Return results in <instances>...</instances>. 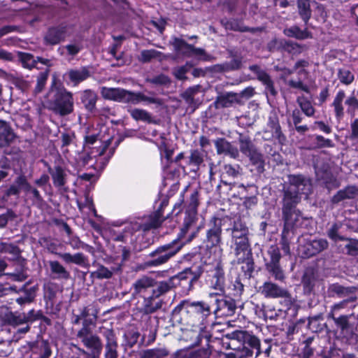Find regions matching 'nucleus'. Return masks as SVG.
I'll return each mask as SVG.
<instances>
[{
  "label": "nucleus",
  "instance_id": "30",
  "mask_svg": "<svg viewBox=\"0 0 358 358\" xmlns=\"http://www.w3.org/2000/svg\"><path fill=\"white\" fill-rule=\"evenodd\" d=\"M48 75L49 69H46L44 71H41L39 73L36 80V85L34 89L35 93L38 94L43 91L46 85V82L48 78Z\"/></svg>",
  "mask_w": 358,
  "mask_h": 358
},
{
  "label": "nucleus",
  "instance_id": "5",
  "mask_svg": "<svg viewBox=\"0 0 358 358\" xmlns=\"http://www.w3.org/2000/svg\"><path fill=\"white\" fill-rule=\"evenodd\" d=\"M289 181L292 184L289 191L285 194V206L298 203L300 199L299 196L300 192L305 193L304 187L309 185L308 181L304 180L301 176H292L289 177Z\"/></svg>",
  "mask_w": 358,
  "mask_h": 358
},
{
  "label": "nucleus",
  "instance_id": "33",
  "mask_svg": "<svg viewBox=\"0 0 358 358\" xmlns=\"http://www.w3.org/2000/svg\"><path fill=\"white\" fill-rule=\"evenodd\" d=\"M17 217L11 208H8L5 213L0 215V229L4 228L9 221L14 220Z\"/></svg>",
  "mask_w": 358,
  "mask_h": 358
},
{
  "label": "nucleus",
  "instance_id": "14",
  "mask_svg": "<svg viewBox=\"0 0 358 358\" xmlns=\"http://www.w3.org/2000/svg\"><path fill=\"white\" fill-rule=\"evenodd\" d=\"M66 29L63 27H50L44 36L45 44L57 45L65 38Z\"/></svg>",
  "mask_w": 358,
  "mask_h": 358
},
{
  "label": "nucleus",
  "instance_id": "28",
  "mask_svg": "<svg viewBox=\"0 0 358 358\" xmlns=\"http://www.w3.org/2000/svg\"><path fill=\"white\" fill-rule=\"evenodd\" d=\"M297 102L301 110L308 117L313 116V115L315 114V108H313L310 101H308L304 97H299L297 99Z\"/></svg>",
  "mask_w": 358,
  "mask_h": 358
},
{
  "label": "nucleus",
  "instance_id": "57",
  "mask_svg": "<svg viewBox=\"0 0 358 358\" xmlns=\"http://www.w3.org/2000/svg\"><path fill=\"white\" fill-rule=\"evenodd\" d=\"M29 192H31L32 194L33 199L36 201L41 203L43 201L42 196L41 195L39 191L36 188L32 187L31 186V188L29 189Z\"/></svg>",
  "mask_w": 358,
  "mask_h": 358
},
{
  "label": "nucleus",
  "instance_id": "52",
  "mask_svg": "<svg viewBox=\"0 0 358 358\" xmlns=\"http://www.w3.org/2000/svg\"><path fill=\"white\" fill-rule=\"evenodd\" d=\"M50 181V176L46 174L43 173L41 176V177L38 179H36L34 181V183L39 187H45Z\"/></svg>",
  "mask_w": 358,
  "mask_h": 358
},
{
  "label": "nucleus",
  "instance_id": "6",
  "mask_svg": "<svg viewBox=\"0 0 358 358\" xmlns=\"http://www.w3.org/2000/svg\"><path fill=\"white\" fill-rule=\"evenodd\" d=\"M17 138V134L10 122L0 120V149L5 155H11L8 149L13 144Z\"/></svg>",
  "mask_w": 358,
  "mask_h": 358
},
{
  "label": "nucleus",
  "instance_id": "55",
  "mask_svg": "<svg viewBox=\"0 0 358 358\" xmlns=\"http://www.w3.org/2000/svg\"><path fill=\"white\" fill-rule=\"evenodd\" d=\"M17 30L18 27L15 25H5L0 28V31L3 36L9 33L14 32Z\"/></svg>",
  "mask_w": 358,
  "mask_h": 358
},
{
  "label": "nucleus",
  "instance_id": "38",
  "mask_svg": "<svg viewBox=\"0 0 358 358\" xmlns=\"http://www.w3.org/2000/svg\"><path fill=\"white\" fill-rule=\"evenodd\" d=\"M268 252L271 257V261L269 263H279L281 256L279 249L276 245L271 246Z\"/></svg>",
  "mask_w": 358,
  "mask_h": 358
},
{
  "label": "nucleus",
  "instance_id": "35",
  "mask_svg": "<svg viewBox=\"0 0 358 358\" xmlns=\"http://www.w3.org/2000/svg\"><path fill=\"white\" fill-rule=\"evenodd\" d=\"M268 271L274 275L277 280H282L284 278L283 272L279 266V263H268L266 265Z\"/></svg>",
  "mask_w": 358,
  "mask_h": 358
},
{
  "label": "nucleus",
  "instance_id": "51",
  "mask_svg": "<svg viewBox=\"0 0 358 358\" xmlns=\"http://www.w3.org/2000/svg\"><path fill=\"white\" fill-rule=\"evenodd\" d=\"M75 137V135L73 133L69 134V133H62L61 136V141H62V147H66L69 146L73 141V138Z\"/></svg>",
  "mask_w": 358,
  "mask_h": 358
},
{
  "label": "nucleus",
  "instance_id": "36",
  "mask_svg": "<svg viewBox=\"0 0 358 358\" xmlns=\"http://www.w3.org/2000/svg\"><path fill=\"white\" fill-rule=\"evenodd\" d=\"M111 275V271L103 266H101L97 271L91 273V277L98 278H108Z\"/></svg>",
  "mask_w": 358,
  "mask_h": 358
},
{
  "label": "nucleus",
  "instance_id": "40",
  "mask_svg": "<svg viewBox=\"0 0 358 358\" xmlns=\"http://www.w3.org/2000/svg\"><path fill=\"white\" fill-rule=\"evenodd\" d=\"M339 78L342 83L348 85L353 81L354 75L348 70H341Z\"/></svg>",
  "mask_w": 358,
  "mask_h": 358
},
{
  "label": "nucleus",
  "instance_id": "62",
  "mask_svg": "<svg viewBox=\"0 0 358 358\" xmlns=\"http://www.w3.org/2000/svg\"><path fill=\"white\" fill-rule=\"evenodd\" d=\"M186 72L185 67H180L175 70L174 74L177 78L182 80L185 78Z\"/></svg>",
  "mask_w": 358,
  "mask_h": 358
},
{
  "label": "nucleus",
  "instance_id": "44",
  "mask_svg": "<svg viewBox=\"0 0 358 358\" xmlns=\"http://www.w3.org/2000/svg\"><path fill=\"white\" fill-rule=\"evenodd\" d=\"M203 162L202 155L198 150L192 152L189 157V163L196 166L200 165Z\"/></svg>",
  "mask_w": 358,
  "mask_h": 358
},
{
  "label": "nucleus",
  "instance_id": "42",
  "mask_svg": "<svg viewBox=\"0 0 358 358\" xmlns=\"http://www.w3.org/2000/svg\"><path fill=\"white\" fill-rule=\"evenodd\" d=\"M41 348L43 349V353L40 355L39 358H50L52 352L48 340L42 341Z\"/></svg>",
  "mask_w": 358,
  "mask_h": 358
},
{
  "label": "nucleus",
  "instance_id": "45",
  "mask_svg": "<svg viewBox=\"0 0 358 358\" xmlns=\"http://www.w3.org/2000/svg\"><path fill=\"white\" fill-rule=\"evenodd\" d=\"M345 103L348 105V112L353 115L354 111L358 108V100L355 96L349 97Z\"/></svg>",
  "mask_w": 358,
  "mask_h": 358
},
{
  "label": "nucleus",
  "instance_id": "56",
  "mask_svg": "<svg viewBox=\"0 0 358 358\" xmlns=\"http://www.w3.org/2000/svg\"><path fill=\"white\" fill-rule=\"evenodd\" d=\"M210 354L206 349H199L192 355V358H208Z\"/></svg>",
  "mask_w": 358,
  "mask_h": 358
},
{
  "label": "nucleus",
  "instance_id": "25",
  "mask_svg": "<svg viewBox=\"0 0 358 358\" xmlns=\"http://www.w3.org/2000/svg\"><path fill=\"white\" fill-rule=\"evenodd\" d=\"M248 229L241 222H236L232 229L233 241L240 240L242 238H248Z\"/></svg>",
  "mask_w": 358,
  "mask_h": 358
},
{
  "label": "nucleus",
  "instance_id": "19",
  "mask_svg": "<svg viewBox=\"0 0 358 358\" xmlns=\"http://www.w3.org/2000/svg\"><path fill=\"white\" fill-rule=\"evenodd\" d=\"M61 257L67 264L73 263L79 266H83L87 262V258L80 252L74 255L66 252L62 254Z\"/></svg>",
  "mask_w": 358,
  "mask_h": 358
},
{
  "label": "nucleus",
  "instance_id": "24",
  "mask_svg": "<svg viewBox=\"0 0 358 358\" xmlns=\"http://www.w3.org/2000/svg\"><path fill=\"white\" fill-rule=\"evenodd\" d=\"M0 252L12 255L15 259L21 258L22 251L20 248L14 243H2L1 244Z\"/></svg>",
  "mask_w": 358,
  "mask_h": 358
},
{
  "label": "nucleus",
  "instance_id": "16",
  "mask_svg": "<svg viewBox=\"0 0 358 358\" xmlns=\"http://www.w3.org/2000/svg\"><path fill=\"white\" fill-rule=\"evenodd\" d=\"M210 286L217 291L216 294H222L224 292V276L223 269L217 266L213 271H212Z\"/></svg>",
  "mask_w": 358,
  "mask_h": 358
},
{
  "label": "nucleus",
  "instance_id": "26",
  "mask_svg": "<svg viewBox=\"0 0 358 358\" xmlns=\"http://www.w3.org/2000/svg\"><path fill=\"white\" fill-rule=\"evenodd\" d=\"M284 33L287 36L294 37L297 39H305L310 37V34L306 30H301L297 27L285 29Z\"/></svg>",
  "mask_w": 358,
  "mask_h": 358
},
{
  "label": "nucleus",
  "instance_id": "10",
  "mask_svg": "<svg viewBox=\"0 0 358 358\" xmlns=\"http://www.w3.org/2000/svg\"><path fill=\"white\" fill-rule=\"evenodd\" d=\"M87 313V308H85L80 315H75L73 320V323L75 324H79L83 317H86ZM90 320L85 318L83 320V327L78 332V337L82 339V341L85 347L90 348Z\"/></svg>",
  "mask_w": 358,
  "mask_h": 358
},
{
  "label": "nucleus",
  "instance_id": "17",
  "mask_svg": "<svg viewBox=\"0 0 358 358\" xmlns=\"http://www.w3.org/2000/svg\"><path fill=\"white\" fill-rule=\"evenodd\" d=\"M215 147L218 154L229 155L234 158L236 157L238 155L237 148L223 138L215 141Z\"/></svg>",
  "mask_w": 358,
  "mask_h": 358
},
{
  "label": "nucleus",
  "instance_id": "29",
  "mask_svg": "<svg viewBox=\"0 0 358 358\" xmlns=\"http://www.w3.org/2000/svg\"><path fill=\"white\" fill-rule=\"evenodd\" d=\"M50 266L52 273L57 274L59 277L63 278H69V272L58 261L50 262Z\"/></svg>",
  "mask_w": 358,
  "mask_h": 358
},
{
  "label": "nucleus",
  "instance_id": "49",
  "mask_svg": "<svg viewBox=\"0 0 358 358\" xmlns=\"http://www.w3.org/2000/svg\"><path fill=\"white\" fill-rule=\"evenodd\" d=\"M10 279L13 281L22 282L27 278L28 275L26 271L22 270L20 272L10 273Z\"/></svg>",
  "mask_w": 358,
  "mask_h": 358
},
{
  "label": "nucleus",
  "instance_id": "23",
  "mask_svg": "<svg viewBox=\"0 0 358 358\" xmlns=\"http://www.w3.org/2000/svg\"><path fill=\"white\" fill-rule=\"evenodd\" d=\"M221 227L217 225H215L213 228L208 230L207 233L208 243L211 246H217L220 244L221 238Z\"/></svg>",
  "mask_w": 358,
  "mask_h": 358
},
{
  "label": "nucleus",
  "instance_id": "21",
  "mask_svg": "<svg viewBox=\"0 0 358 358\" xmlns=\"http://www.w3.org/2000/svg\"><path fill=\"white\" fill-rule=\"evenodd\" d=\"M236 248L235 252L237 257L241 256L240 259H244L246 254L249 252V243L248 238H242L240 240L234 241Z\"/></svg>",
  "mask_w": 358,
  "mask_h": 358
},
{
  "label": "nucleus",
  "instance_id": "47",
  "mask_svg": "<svg viewBox=\"0 0 358 358\" xmlns=\"http://www.w3.org/2000/svg\"><path fill=\"white\" fill-rule=\"evenodd\" d=\"M245 342L252 348L257 349V353H259L260 342L259 340L256 336H248L245 338Z\"/></svg>",
  "mask_w": 358,
  "mask_h": 358
},
{
  "label": "nucleus",
  "instance_id": "13",
  "mask_svg": "<svg viewBox=\"0 0 358 358\" xmlns=\"http://www.w3.org/2000/svg\"><path fill=\"white\" fill-rule=\"evenodd\" d=\"M181 248V245L176 246L175 244L173 245H166L159 249L157 251V257L152 261V264L157 266L167 262L171 257L175 255Z\"/></svg>",
  "mask_w": 358,
  "mask_h": 358
},
{
  "label": "nucleus",
  "instance_id": "63",
  "mask_svg": "<svg viewBox=\"0 0 358 358\" xmlns=\"http://www.w3.org/2000/svg\"><path fill=\"white\" fill-rule=\"evenodd\" d=\"M352 136L358 138V119L354 120L351 124Z\"/></svg>",
  "mask_w": 358,
  "mask_h": 358
},
{
  "label": "nucleus",
  "instance_id": "11",
  "mask_svg": "<svg viewBox=\"0 0 358 358\" xmlns=\"http://www.w3.org/2000/svg\"><path fill=\"white\" fill-rule=\"evenodd\" d=\"M327 246L328 243L324 239L314 240L306 243L301 247V250H303L301 253L303 257H310L324 250Z\"/></svg>",
  "mask_w": 358,
  "mask_h": 358
},
{
  "label": "nucleus",
  "instance_id": "8",
  "mask_svg": "<svg viewBox=\"0 0 358 358\" xmlns=\"http://www.w3.org/2000/svg\"><path fill=\"white\" fill-rule=\"evenodd\" d=\"M111 141L112 138L110 137L108 138L103 141L100 148L93 147L91 148V154H93L94 157L99 156V158L96 159V166L94 167V169L96 170V174L93 175L91 173V182L99 178L101 171L104 168L108 162V159L106 157H102V156L105 155L108 147L111 144Z\"/></svg>",
  "mask_w": 358,
  "mask_h": 358
},
{
  "label": "nucleus",
  "instance_id": "53",
  "mask_svg": "<svg viewBox=\"0 0 358 358\" xmlns=\"http://www.w3.org/2000/svg\"><path fill=\"white\" fill-rule=\"evenodd\" d=\"M13 85L15 87L20 90L22 92H24L28 88V83L22 78H15L13 82Z\"/></svg>",
  "mask_w": 358,
  "mask_h": 358
},
{
  "label": "nucleus",
  "instance_id": "54",
  "mask_svg": "<svg viewBox=\"0 0 358 358\" xmlns=\"http://www.w3.org/2000/svg\"><path fill=\"white\" fill-rule=\"evenodd\" d=\"M338 230V227L336 224L334 225L329 231V234H328L329 237L335 241H337L339 240L340 241L344 240L345 238L343 237L340 236L337 234Z\"/></svg>",
  "mask_w": 358,
  "mask_h": 358
},
{
  "label": "nucleus",
  "instance_id": "31",
  "mask_svg": "<svg viewBox=\"0 0 358 358\" xmlns=\"http://www.w3.org/2000/svg\"><path fill=\"white\" fill-rule=\"evenodd\" d=\"M20 58L24 67L27 68L29 69H31L36 67V60L34 59V56L31 54L22 52L20 53Z\"/></svg>",
  "mask_w": 358,
  "mask_h": 358
},
{
  "label": "nucleus",
  "instance_id": "18",
  "mask_svg": "<svg viewBox=\"0 0 358 358\" xmlns=\"http://www.w3.org/2000/svg\"><path fill=\"white\" fill-rule=\"evenodd\" d=\"M67 75L71 82L76 85L86 80L90 76V71L84 67L81 69H71Z\"/></svg>",
  "mask_w": 358,
  "mask_h": 358
},
{
  "label": "nucleus",
  "instance_id": "12",
  "mask_svg": "<svg viewBox=\"0 0 358 358\" xmlns=\"http://www.w3.org/2000/svg\"><path fill=\"white\" fill-rule=\"evenodd\" d=\"M261 293L266 298H285L288 296L286 289L271 282H266L260 287Z\"/></svg>",
  "mask_w": 358,
  "mask_h": 358
},
{
  "label": "nucleus",
  "instance_id": "46",
  "mask_svg": "<svg viewBox=\"0 0 358 358\" xmlns=\"http://www.w3.org/2000/svg\"><path fill=\"white\" fill-rule=\"evenodd\" d=\"M159 52L155 50H144L141 52V60L143 62H148L153 58H157L158 57Z\"/></svg>",
  "mask_w": 358,
  "mask_h": 358
},
{
  "label": "nucleus",
  "instance_id": "9",
  "mask_svg": "<svg viewBox=\"0 0 358 358\" xmlns=\"http://www.w3.org/2000/svg\"><path fill=\"white\" fill-rule=\"evenodd\" d=\"M31 185L28 182L27 177L21 174L17 176L12 185L6 191V195L8 196L19 195L21 190L24 192H29Z\"/></svg>",
  "mask_w": 358,
  "mask_h": 358
},
{
  "label": "nucleus",
  "instance_id": "50",
  "mask_svg": "<svg viewBox=\"0 0 358 358\" xmlns=\"http://www.w3.org/2000/svg\"><path fill=\"white\" fill-rule=\"evenodd\" d=\"M106 358H117L116 344L114 343H109L106 346Z\"/></svg>",
  "mask_w": 358,
  "mask_h": 358
},
{
  "label": "nucleus",
  "instance_id": "20",
  "mask_svg": "<svg viewBox=\"0 0 358 358\" xmlns=\"http://www.w3.org/2000/svg\"><path fill=\"white\" fill-rule=\"evenodd\" d=\"M358 195V188L355 186H350L343 190L339 191L334 196V201L338 202L345 199H353Z\"/></svg>",
  "mask_w": 358,
  "mask_h": 358
},
{
  "label": "nucleus",
  "instance_id": "15",
  "mask_svg": "<svg viewBox=\"0 0 358 358\" xmlns=\"http://www.w3.org/2000/svg\"><path fill=\"white\" fill-rule=\"evenodd\" d=\"M308 66V62L305 60L298 61L294 66L293 70H292L289 73H296L299 76V81H290V85L301 88L303 90H306V88L303 87L301 80H305L308 76V71H306V68Z\"/></svg>",
  "mask_w": 358,
  "mask_h": 358
},
{
  "label": "nucleus",
  "instance_id": "34",
  "mask_svg": "<svg viewBox=\"0 0 358 358\" xmlns=\"http://www.w3.org/2000/svg\"><path fill=\"white\" fill-rule=\"evenodd\" d=\"M152 283L151 278L143 277L134 284V287L136 292H140L142 289L152 286Z\"/></svg>",
  "mask_w": 358,
  "mask_h": 358
},
{
  "label": "nucleus",
  "instance_id": "7",
  "mask_svg": "<svg viewBox=\"0 0 358 358\" xmlns=\"http://www.w3.org/2000/svg\"><path fill=\"white\" fill-rule=\"evenodd\" d=\"M42 162L48 172L51 176L52 184L55 187L61 188L67 183V173L64 166L62 163L55 162V165L52 166L45 160Z\"/></svg>",
  "mask_w": 358,
  "mask_h": 358
},
{
  "label": "nucleus",
  "instance_id": "22",
  "mask_svg": "<svg viewBox=\"0 0 358 358\" xmlns=\"http://www.w3.org/2000/svg\"><path fill=\"white\" fill-rule=\"evenodd\" d=\"M174 46L177 50L182 53H190L193 55H200L203 52L202 50H197L192 46L188 45L187 43L180 39H175Z\"/></svg>",
  "mask_w": 358,
  "mask_h": 358
},
{
  "label": "nucleus",
  "instance_id": "39",
  "mask_svg": "<svg viewBox=\"0 0 358 358\" xmlns=\"http://www.w3.org/2000/svg\"><path fill=\"white\" fill-rule=\"evenodd\" d=\"M252 144L250 141L245 137H241L240 138V148L241 150L245 155H251Z\"/></svg>",
  "mask_w": 358,
  "mask_h": 358
},
{
  "label": "nucleus",
  "instance_id": "2",
  "mask_svg": "<svg viewBox=\"0 0 358 358\" xmlns=\"http://www.w3.org/2000/svg\"><path fill=\"white\" fill-rule=\"evenodd\" d=\"M42 310H29L27 313L12 311L8 309L3 315H0V329L1 331L8 330V327H17L24 324H32L40 320Z\"/></svg>",
  "mask_w": 358,
  "mask_h": 358
},
{
  "label": "nucleus",
  "instance_id": "64",
  "mask_svg": "<svg viewBox=\"0 0 358 358\" xmlns=\"http://www.w3.org/2000/svg\"><path fill=\"white\" fill-rule=\"evenodd\" d=\"M251 160L254 164H259V166L262 165V156L258 153H253L250 157Z\"/></svg>",
  "mask_w": 358,
  "mask_h": 358
},
{
  "label": "nucleus",
  "instance_id": "4",
  "mask_svg": "<svg viewBox=\"0 0 358 358\" xmlns=\"http://www.w3.org/2000/svg\"><path fill=\"white\" fill-rule=\"evenodd\" d=\"M10 290L19 294L15 301L20 307H24L34 302L38 291V285H33L31 280L26 282L19 288L17 286H10Z\"/></svg>",
  "mask_w": 358,
  "mask_h": 358
},
{
  "label": "nucleus",
  "instance_id": "41",
  "mask_svg": "<svg viewBox=\"0 0 358 358\" xmlns=\"http://www.w3.org/2000/svg\"><path fill=\"white\" fill-rule=\"evenodd\" d=\"M90 162V152H87L84 154L79 155V157L76 159V166L79 168L78 171L79 172L80 170L85 167L88 162Z\"/></svg>",
  "mask_w": 358,
  "mask_h": 358
},
{
  "label": "nucleus",
  "instance_id": "58",
  "mask_svg": "<svg viewBox=\"0 0 358 358\" xmlns=\"http://www.w3.org/2000/svg\"><path fill=\"white\" fill-rule=\"evenodd\" d=\"M0 168L4 169L3 171L10 169V162L6 156H2L0 159Z\"/></svg>",
  "mask_w": 358,
  "mask_h": 358
},
{
  "label": "nucleus",
  "instance_id": "37",
  "mask_svg": "<svg viewBox=\"0 0 358 358\" xmlns=\"http://www.w3.org/2000/svg\"><path fill=\"white\" fill-rule=\"evenodd\" d=\"M130 113L131 117L136 120H148L150 117L145 110L141 109H134Z\"/></svg>",
  "mask_w": 358,
  "mask_h": 358
},
{
  "label": "nucleus",
  "instance_id": "32",
  "mask_svg": "<svg viewBox=\"0 0 358 358\" xmlns=\"http://www.w3.org/2000/svg\"><path fill=\"white\" fill-rule=\"evenodd\" d=\"M299 13L304 21H307L310 15L308 0H299L298 3Z\"/></svg>",
  "mask_w": 358,
  "mask_h": 358
},
{
  "label": "nucleus",
  "instance_id": "1",
  "mask_svg": "<svg viewBox=\"0 0 358 358\" xmlns=\"http://www.w3.org/2000/svg\"><path fill=\"white\" fill-rule=\"evenodd\" d=\"M49 105L57 114L65 116L73 110V99L71 92H68L62 83L54 80L50 90Z\"/></svg>",
  "mask_w": 358,
  "mask_h": 358
},
{
  "label": "nucleus",
  "instance_id": "60",
  "mask_svg": "<svg viewBox=\"0 0 358 358\" xmlns=\"http://www.w3.org/2000/svg\"><path fill=\"white\" fill-rule=\"evenodd\" d=\"M234 294L236 296H239L243 292V285L238 280H236L234 284Z\"/></svg>",
  "mask_w": 358,
  "mask_h": 358
},
{
  "label": "nucleus",
  "instance_id": "27",
  "mask_svg": "<svg viewBox=\"0 0 358 358\" xmlns=\"http://www.w3.org/2000/svg\"><path fill=\"white\" fill-rule=\"evenodd\" d=\"M345 98V93L343 91H339L334 100L333 106H334V110L336 113V115L337 117H341L343 115V101Z\"/></svg>",
  "mask_w": 358,
  "mask_h": 358
},
{
  "label": "nucleus",
  "instance_id": "61",
  "mask_svg": "<svg viewBox=\"0 0 358 358\" xmlns=\"http://www.w3.org/2000/svg\"><path fill=\"white\" fill-rule=\"evenodd\" d=\"M13 59V54L3 49H0V59L11 61Z\"/></svg>",
  "mask_w": 358,
  "mask_h": 358
},
{
  "label": "nucleus",
  "instance_id": "48",
  "mask_svg": "<svg viewBox=\"0 0 358 358\" xmlns=\"http://www.w3.org/2000/svg\"><path fill=\"white\" fill-rule=\"evenodd\" d=\"M90 342H91V348L92 347L94 348L93 353L94 354V357L96 355H97V356L99 355V354L101 352V343H100L99 338L96 337L91 336Z\"/></svg>",
  "mask_w": 358,
  "mask_h": 358
},
{
  "label": "nucleus",
  "instance_id": "3",
  "mask_svg": "<svg viewBox=\"0 0 358 358\" xmlns=\"http://www.w3.org/2000/svg\"><path fill=\"white\" fill-rule=\"evenodd\" d=\"M101 94L106 99L132 104H136L145 101V97L141 94H135L119 88L103 87Z\"/></svg>",
  "mask_w": 358,
  "mask_h": 358
},
{
  "label": "nucleus",
  "instance_id": "43",
  "mask_svg": "<svg viewBox=\"0 0 358 358\" xmlns=\"http://www.w3.org/2000/svg\"><path fill=\"white\" fill-rule=\"evenodd\" d=\"M192 306L195 307L196 310L203 316H207L210 313V308L207 304L201 302L193 303Z\"/></svg>",
  "mask_w": 358,
  "mask_h": 358
},
{
  "label": "nucleus",
  "instance_id": "59",
  "mask_svg": "<svg viewBox=\"0 0 358 358\" xmlns=\"http://www.w3.org/2000/svg\"><path fill=\"white\" fill-rule=\"evenodd\" d=\"M69 55L74 56L80 52V48L74 44H69L66 46Z\"/></svg>",
  "mask_w": 358,
  "mask_h": 358
}]
</instances>
